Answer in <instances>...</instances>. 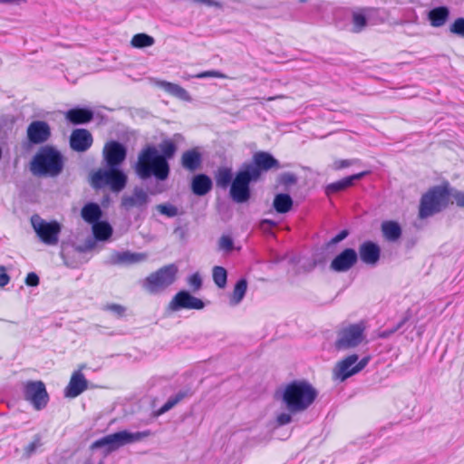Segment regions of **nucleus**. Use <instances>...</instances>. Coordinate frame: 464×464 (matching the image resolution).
<instances>
[{"label": "nucleus", "instance_id": "f257e3e1", "mask_svg": "<svg viewBox=\"0 0 464 464\" xmlns=\"http://www.w3.org/2000/svg\"><path fill=\"white\" fill-rule=\"evenodd\" d=\"M317 391L306 381H293L283 389L280 398L291 413L307 410L315 401Z\"/></svg>", "mask_w": 464, "mask_h": 464}, {"label": "nucleus", "instance_id": "f03ea898", "mask_svg": "<svg viewBox=\"0 0 464 464\" xmlns=\"http://www.w3.org/2000/svg\"><path fill=\"white\" fill-rule=\"evenodd\" d=\"M134 170L140 179L155 177L158 180H166L169 175V164L160 158V151L155 146L143 148L134 165Z\"/></svg>", "mask_w": 464, "mask_h": 464}, {"label": "nucleus", "instance_id": "7ed1b4c3", "mask_svg": "<svg viewBox=\"0 0 464 464\" xmlns=\"http://www.w3.org/2000/svg\"><path fill=\"white\" fill-rule=\"evenodd\" d=\"M63 168L62 154L53 147H43L31 162V170L38 176H58Z\"/></svg>", "mask_w": 464, "mask_h": 464}, {"label": "nucleus", "instance_id": "20e7f679", "mask_svg": "<svg viewBox=\"0 0 464 464\" xmlns=\"http://www.w3.org/2000/svg\"><path fill=\"white\" fill-rule=\"evenodd\" d=\"M450 188L448 183L434 186L422 195L419 208V217L421 219L440 213L449 205Z\"/></svg>", "mask_w": 464, "mask_h": 464}, {"label": "nucleus", "instance_id": "39448f33", "mask_svg": "<svg viewBox=\"0 0 464 464\" xmlns=\"http://www.w3.org/2000/svg\"><path fill=\"white\" fill-rule=\"evenodd\" d=\"M127 175L117 167L99 169L90 175V185L94 189L109 187L113 192L121 191L127 184Z\"/></svg>", "mask_w": 464, "mask_h": 464}, {"label": "nucleus", "instance_id": "423d86ee", "mask_svg": "<svg viewBox=\"0 0 464 464\" xmlns=\"http://www.w3.org/2000/svg\"><path fill=\"white\" fill-rule=\"evenodd\" d=\"M259 179V173L254 167H246L238 170L230 186V196L235 202L245 203L251 196L250 183Z\"/></svg>", "mask_w": 464, "mask_h": 464}, {"label": "nucleus", "instance_id": "0eeeda50", "mask_svg": "<svg viewBox=\"0 0 464 464\" xmlns=\"http://www.w3.org/2000/svg\"><path fill=\"white\" fill-rule=\"evenodd\" d=\"M151 434L152 432L150 430L137 432L121 430L95 440L92 443V448L101 449L106 447L108 451H112L121 446L140 441L141 440L150 437Z\"/></svg>", "mask_w": 464, "mask_h": 464}, {"label": "nucleus", "instance_id": "6e6552de", "mask_svg": "<svg viewBox=\"0 0 464 464\" xmlns=\"http://www.w3.org/2000/svg\"><path fill=\"white\" fill-rule=\"evenodd\" d=\"M177 273L175 265L165 266L147 276L143 285L149 292L158 293L174 283Z\"/></svg>", "mask_w": 464, "mask_h": 464}, {"label": "nucleus", "instance_id": "1a4fd4ad", "mask_svg": "<svg viewBox=\"0 0 464 464\" xmlns=\"http://www.w3.org/2000/svg\"><path fill=\"white\" fill-rule=\"evenodd\" d=\"M365 327L362 323L349 324L342 328L337 334L334 346L339 351L354 348L361 344L364 339Z\"/></svg>", "mask_w": 464, "mask_h": 464}, {"label": "nucleus", "instance_id": "9d476101", "mask_svg": "<svg viewBox=\"0 0 464 464\" xmlns=\"http://www.w3.org/2000/svg\"><path fill=\"white\" fill-rule=\"evenodd\" d=\"M32 227L40 239L46 245L54 246L58 243L61 226L56 221L47 222L38 215L31 218Z\"/></svg>", "mask_w": 464, "mask_h": 464}, {"label": "nucleus", "instance_id": "9b49d317", "mask_svg": "<svg viewBox=\"0 0 464 464\" xmlns=\"http://www.w3.org/2000/svg\"><path fill=\"white\" fill-rule=\"evenodd\" d=\"M370 357H363L359 361L357 354H351L340 361L334 370V375L336 380L345 381L349 377L360 372L369 362Z\"/></svg>", "mask_w": 464, "mask_h": 464}, {"label": "nucleus", "instance_id": "f8f14e48", "mask_svg": "<svg viewBox=\"0 0 464 464\" xmlns=\"http://www.w3.org/2000/svg\"><path fill=\"white\" fill-rule=\"evenodd\" d=\"M24 397L34 410L44 409L49 401V394L42 381H28L24 384Z\"/></svg>", "mask_w": 464, "mask_h": 464}, {"label": "nucleus", "instance_id": "ddd939ff", "mask_svg": "<svg viewBox=\"0 0 464 464\" xmlns=\"http://www.w3.org/2000/svg\"><path fill=\"white\" fill-rule=\"evenodd\" d=\"M102 154L107 167L120 168L126 159L127 150L121 142L111 140L105 144Z\"/></svg>", "mask_w": 464, "mask_h": 464}, {"label": "nucleus", "instance_id": "4468645a", "mask_svg": "<svg viewBox=\"0 0 464 464\" xmlns=\"http://www.w3.org/2000/svg\"><path fill=\"white\" fill-rule=\"evenodd\" d=\"M150 201L148 193L140 187H135L130 195H124L121 198V207L126 211L136 208L140 211L146 209Z\"/></svg>", "mask_w": 464, "mask_h": 464}, {"label": "nucleus", "instance_id": "2eb2a0df", "mask_svg": "<svg viewBox=\"0 0 464 464\" xmlns=\"http://www.w3.org/2000/svg\"><path fill=\"white\" fill-rule=\"evenodd\" d=\"M171 311H179L181 309L200 310L204 308L202 300L193 296L188 291H179L169 304Z\"/></svg>", "mask_w": 464, "mask_h": 464}, {"label": "nucleus", "instance_id": "dca6fc26", "mask_svg": "<svg viewBox=\"0 0 464 464\" xmlns=\"http://www.w3.org/2000/svg\"><path fill=\"white\" fill-rule=\"evenodd\" d=\"M358 261V254L353 248H345L331 262L333 271L343 273L349 271Z\"/></svg>", "mask_w": 464, "mask_h": 464}, {"label": "nucleus", "instance_id": "f3484780", "mask_svg": "<svg viewBox=\"0 0 464 464\" xmlns=\"http://www.w3.org/2000/svg\"><path fill=\"white\" fill-rule=\"evenodd\" d=\"M51 130L47 122L34 121L27 128V137L31 143L41 144L48 140Z\"/></svg>", "mask_w": 464, "mask_h": 464}, {"label": "nucleus", "instance_id": "a211bd4d", "mask_svg": "<svg viewBox=\"0 0 464 464\" xmlns=\"http://www.w3.org/2000/svg\"><path fill=\"white\" fill-rule=\"evenodd\" d=\"M92 133L86 129H75L70 136V146L77 152H84L92 145Z\"/></svg>", "mask_w": 464, "mask_h": 464}, {"label": "nucleus", "instance_id": "6ab92c4d", "mask_svg": "<svg viewBox=\"0 0 464 464\" xmlns=\"http://www.w3.org/2000/svg\"><path fill=\"white\" fill-rule=\"evenodd\" d=\"M146 259V255L142 253H133L129 250L112 252L107 263L112 266H128L140 263Z\"/></svg>", "mask_w": 464, "mask_h": 464}, {"label": "nucleus", "instance_id": "aec40b11", "mask_svg": "<svg viewBox=\"0 0 464 464\" xmlns=\"http://www.w3.org/2000/svg\"><path fill=\"white\" fill-rule=\"evenodd\" d=\"M358 256L362 263L368 266H375L380 260L381 248L372 241H365L359 246Z\"/></svg>", "mask_w": 464, "mask_h": 464}, {"label": "nucleus", "instance_id": "412c9836", "mask_svg": "<svg viewBox=\"0 0 464 464\" xmlns=\"http://www.w3.org/2000/svg\"><path fill=\"white\" fill-rule=\"evenodd\" d=\"M246 167H254L261 176L262 170H269L273 168H279V162L270 153L258 151L253 156V163L246 164Z\"/></svg>", "mask_w": 464, "mask_h": 464}, {"label": "nucleus", "instance_id": "4be33fe9", "mask_svg": "<svg viewBox=\"0 0 464 464\" xmlns=\"http://www.w3.org/2000/svg\"><path fill=\"white\" fill-rule=\"evenodd\" d=\"M88 387V382L83 373L79 370L72 373L69 384L64 390V395L68 398H75L82 393Z\"/></svg>", "mask_w": 464, "mask_h": 464}, {"label": "nucleus", "instance_id": "5701e85b", "mask_svg": "<svg viewBox=\"0 0 464 464\" xmlns=\"http://www.w3.org/2000/svg\"><path fill=\"white\" fill-rule=\"evenodd\" d=\"M367 171H362L328 184L325 188L326 195L330 196L346 189L347 188L353 186L354 181L362 179L365 175H367Z\"/></svg>", "mask_w": 464, "mask_h": 464}, {"label": "nucleus", "instance_id": "b1692460", "mask_svg": "<svg viewBox=\"0 0 464 464\" xmlns=\"http://www.w3.org/2000/svg\"><path fill=\"white\" fill-rule=\"evenodd\" d=\"M65 118L72 124H85L93 119V112L87 108H73L66 111Z\"/></svg>", "mask_w": 464, "mask_h": 464}, {"label": "nucleus", "instance_id": "393cba45", "mask_svg": "<svg viewBox=\"0 0 464 464\" xmlns=\"http://www.w3.org/2000/svg\"><path fill=\"white\" fill-rule=\"evenodd\" d=\"M211 188L212 180L205 174H198L192 179L191 188L193 193L197 196L206 195Z\"/></svg>", "mask_w": 464, "mask_h": 464}, {"label": "nucleus", "instance_id": "a878e982", "mask_svg": "<svg viewBox=\"0 0 464 464\" xmlns=\"http://www.w3.org/2000/svg\"><path fill=\"white\" fill-rule=\"evenodd\" d=\"M181 164L184 169L195 171L201 164V154L196 149L186 150L182 154Z\"/></svg>", "mask_w": 464, "mask_h": 464}, {"label": "nucleus", "instance_id": "bb28decb", "mask_svg": "<svg viewBox=\"0 0 464 464\" xmlns=\"http://www.w3.org/2000/svg\"><path fill=\"white\" fill-rule=\"evenodd\" d=\"M82 218L89 224H94L100 220L102 211L97 203H87L81 211Z\"/></svg>", "mask_w": 464, "mask_h": 464}, {"label": "nucleus", "instance_id": "cd10ccee", "mask_svg": "<svg viewBox=\"0 0 464 464\" xmlns=\"http://www.w3.org/2000/svg\"><path fill=\"white\" fill-rule=\"evenodd\" d=\"M383 237L391 242L397 241L401 236V228L395 221H384L382 224Z\"/></svg>", "mask_w": 464, "mask_h": 464}, {"label": "nucleus", "instance_id": "c85d7f7f", "mask_svg": "<svg viewBox=\"0 0 464 464\" xmlns=\"http://www.w3.org/2000/svg\"><path fill=\"white\" fill-rule=\"evenodd\" d=\"M450 12L449 9L445 6H440L431 9L429 12V19L430 22V24L434 27H440L442 26L448 17H449Z\"/></svg>", "mask_w": 464, "mask_h": 464}, {"label": "nucleus", "instance_id": "c756f323", "mask_svg": "<svg viewBox=\"0 0 464 464\" xmlns=\"http://www.w3.org/2000/svg\"><path fill=\"white\" fill-rule=\"evenodd\" d=\"M247 290V281L245 278L239 279L235 286L232 295L229 298V304L231 306L238 305L244 299Z\"/></svg>", "mask_w": 464, "mask_h": 464}, {"label": "nucleus", "instance_id": "7c9ffc66", "mask_svg": "<svg viewBox=\"0 0 464 464\" xmlns=\"http://www.w3.org/2000/svg\"><path fill=\"white\" fill-rule=\"evenodd\" d=\"M273 207L277 213H287L293 207V199L288 194L279 193L274 198Z\"/></svg>", "mask_w": 464, "mask_h": 464}, {"label": "nucleus", "instance_id": "2f4dec72", "mask_svg": "<svg viewBox=\"0 0 464 464\" xmlns=\"http://www.w3.org/2000/svg\"><path fill=\"white\" fill-rule=\"evenodd\" d=\"M160 86L169 94L186 102H189L191 97L187 90L181 87L179 84L169 82H161Z\"/></svg>", "mask_w": 464, "mask_h": 464}, {"label": "nucleus", "instance_id": "473e14b6", "mask_svg": "<svg viewBox=\"0 0 464 464\" xmlns=\"http://www.w3.org/2000/svg\"><path fill=\"white\" fill-rule=\"evenodd\" d=\"M92 232L97 240L105 241L111 237L112 227L108 222L99 220L92 224Z\"/></svg>", "mask_w": 464, "mask_h": 464}, {"label": "nucleus", "instance_id": "72a5a7b5", "mask_svg": "<svg viewBox=\"0 0 464 464\" xmlns=\"http://www.w3.org/2000/svg\"><path fill=\"white\" fill-rule=\"evenodd\" d=\"M188 392L179 391L173 396H170L168 401L158 410L157 415H161L169 410H171L174 406H176L179 401H181L185 397L188 396Z\"/></svg>", "mask_w": 464, "mask_h": 464}, {"label": "nucleus", "instance_id": "f704fd0d", "mask_svg": "<svg viewBox=\"0 0 464 464\" xmlns=\"http://www.w3.org/2000/svg\"><path fill=\"white\" fill-rule=\"evenodd\" d=\"M232 178H233V175H232L231 169L221 168L218 169L217 176H216L217 185L220 188H226L229 185L231 186V183L233 181Z\"/></svg>", "mask_w": 464, "mask_h": 464}, {"label": "nucleus", "instance_id": "c9c22d12", "mask_svg": "<svg viewBox=\"0 0 464 464\" xmlns=\"http://www.w3.org/2000/svg\"><path fill=\"white\" fill-rule=\"evenodd\" d=\"M155 40L147 34H137L131 39V45L136 48H144L153 45Z\"/></svg>", "mask_w": 464, "mask_h": 464}, {"label": "nucleus", "instance_id": "e433bc0d", "mask_svg": "<svg viewBox=\"0 0 464 464\" xmlns=\"http://www.w3.org/2000/svg\"><path fill=\"white\" fill-rule=\"evenodd\" d=\"M215 284L219 288H225L227 281V272L223 266H216L212 270Z\"/></svg>", "mask_w": 464, "mask_h": 464}, {"label": "nucleus", "instance_id": "4c0bfd02", "mask_svg": "<svg viewBox=\"0 0 464 464\" xmlns=\"http://www.w3.org/2000/svg\"><path fill=\"white\" fill-rule=\"evenodd\" d=\"M160 158L163 159L166 162L172 159L177 150L176 145L170 140L163 141L160 146Z\"/></svg>", "mask_w": 464, "mask_h": 464}, {"label": "nucleus", "instance_id": "58836bf2", "mask_svg": "<svg viewBox=\"0 0 464 464\" xmlns=\"http://www.w3.org/2000/svg\"><path fill=\"white\" fill-rule=\"evenodd\" d=\"M367 24L365 15L361 12H354L353 14V32H361Z\"/></svg>", "mask_w": 464, "mask_h": 464}, {"label": "nucleus", "instance_id": "ea45409f", "mask_svg": "<svg viewBox=\"0 0 464 464\" xmlns=\"http://www.w3.org/2000/svg\"><path fill=\"white\" fill-rule=\"evenodd\" d=\"M218 249L226 254L234 250V241L229 235H222L218 239Z\"/></svg>", "mask_w": 464, "mask_h": 464}, {"label": "nucleus", "instance_id": "a19ab883", "mask_svg": "<svg viewBox=\"0 0 464 464\" xmlns=\"http://www.w3.org/2000/svg\"><path fill=\"white\" fill-rule=\"evenodd\" d=\"M157 209L160 214L169 218H173L178 215V208L171 204H160L157 206Z\"/></svg>", "mask_w": 464, "mask_h": 464}, {"label": "nucleus", "instance_id": "79ce46f5", "mask_svg": "<svg viewBox=\"0 0 464 464\" xmlns=\"http://www.w3.org/2000/svg\"><path fill=\"white\" fill-rule=\"evenodd\" d=\"M42 445L41 442V436L36 434L34 437V440L32 442H30L25 448H24V453L27 457H30L32 454L35 452V450Z\"/></svg>", "mask_w": 464, "mask_h": 464}, {"label": "nucleus", "instance_id": "37998d69", "mask_svg": "<svg viewBox=\"0 0 464 464\" xmlns=\"http://www.w3.org/2000/svg\"><path fill=\"white\" fill-rule=\"evenodd\" d=\"M450 32L464 38V18H458L450 26Z\"/></svg>", "mask_w": 464, "mask_h": 464}, {"label": "nucleus", "instance_id": "c03bdc74", "mask_svg": "<svg viewBox=\"0 0 464 464\" xmlns=\"http://www.w3.org/2000/svg\"><path fill=\"white\" fill-rule=\"evenodd\" d=\"M195 77L198 78V79L209 78V77L220 78V79L227 78V76L224 73H222L218 71H216V70H210V71H205V72H199V73L196 74Z\"/></svg>", "mask_w": 464, "mask_h": 464}, {"label": "nucleus", "instance_id": "a18cd8bd", "mask_svg": "<svg viewBox=\"0 0 464 464\" xmlns=\"http://www.w3.org/2000/svg\"><path fill=\"white\" fill-rule=\"evenodd\" d=\"M188 283L194 291L199 290L202 286V280L198 273L190 276L188 279Z\"/></svg>", "mask_w": 464, "mask_h": 464}, {"label": "nucleus", "instance_id": "49530a36", "mask_svg": "<svg viewBox=\"0 0 464 464\" xmlns=\"http://www.w3.org/2000/svg\"><path fill=\"white\" fill-rule=\"evenodd\" d=\"M450 197L455 200L459 207H464V192L450 188Z\"/></svg>", "mask_w": 464, "mask_h": 464}, {"label": "nucleus", "instance_id": "de8ad7c7", "mask_svg": "<svg viewBox=\"0 0 464 464\" xmlns=\"http://www.w3.org/2000/svg\"><path fill=\"white\" fill-rule=\"evenodd\" d=\"M276 421L280 426L290 423L292 421L291 412H281L277 415Z\"/></svg>", "mask_w": 464, "mask_h": 464}, {"label": "nucleus", "instance_id": "09e8293b", "mask_svg": "<svg viewBox=\"0 0 464 464\" xmlns=\"http://www.w3.org/2000/svg\"><path fill=\"white\" fill-rule=\"evenodd\" d=\"M404 324V321H401V323L398 324V325L396 327H393V328H391V329H386V330H383L382 331L380 334H379V337L380 338H388L390 337L392 334H393L397 330H399Z\"/></svg>", "mask_w": 464, "mask_h": 464}, {"label": "nucleus", "instance_id": "8fccbe9b", "mask_svg": "<svg viewBox=\"0 0 464 464\" xmlns=\"http://www.w3.org/2000/svg\"><path fill=\"white\" fill-rule=\"evenodd\" d=\"M25 284L29 286H36L39 285V277L38 276L34 273V272H31L29 273L27 276H26V278H25Z\"/></svg>", "mask_w": 464, "mask_h": 464}, {"label": "nucleus", "instance_id": "3c124183", "mask_svg": "<svg viewBox=\"0 0 464 464\" xmlns=\"http://www.w3.org/2000/svg\"><path fill=\"white\" fill-rule=\"evenodd\" d=\"M106 308L107 310L111 311L112 313L118 314L119 316L123 315V314L125 313V308L122 305L117 304H109L107 305Z\"/></svg>", "mask_w": 464, "mask_h": 464}, {"label": "nucleus", "instance_id": "603ef678", "mask_svg": "<svg viewBox=\"0 0 464 464\" xmlns=\"http://www.w3.org/2000/svg\"><path fill=\"white\" fill-rule=\"evenodd\" d=\"M348 237V231L347 230H342L339 232L336 236H334L329 242L330 245H335L343 239H345Z\"/></svg>", "mask_w": 464, "mask_h": 464}, {"label": "nucleus", "instance_id": "864d4df0", "mask_svg": "<svg viewBox=\"0 0 464 464\" xmlns=\"http://www.w3.org/2000/svg\"><path fill=\"white\" fill-rule=\"evenodd\" d=\"M10 281V276L5 272V268L4 266H0V286L4 287L8 285Z\"/></svg>", "mask_w": 464, "mask_h": 464}, {"label": "nucleus", "instance_id": "5fc2aeb1", "mask_svg": "<svg viewBox=\"0 0 464 464\" xmlns=\"http://www.w3.org/2000/svg\"><path fill=\"white\" fill-rule=\"evenodd\" d=\"M281 181L285 185L294 184L296 182V177L292 173H285L281 177Z\"/></svg>", "mask_w": 464, "mask_h": 464}, {"label": "nucleus", "instance_id": "6e6d98bb", "mask_svg": "<svg viewBox=\"0 0 464 464\" xmlns=\"http://www.w3.org/2000/svg\"><path fill=\"white\" fill-rule=\"evenodd\" d=\"M276 226V222L270 220V219H263L260 222V228L264 230L265 232H267L268 229H271L272 227Z\"/></svg>", "mask_w": 464, "mask_h": 464}, {"label": "nucleus", "instance_id": "4d7b16f0", "mask_svg": "<svg viewBox=\"0 0 464 464\" xmlns=\"http://www.w3.org/2000/svg\"><path fill=\"white\" fill-rule=\"evenodd\" d=\"M351 165V161L348 160H335L333 164V168L334 169H342L347 168Z\"/></svg>", "mask_w": 464, "mask_h": 464}, {"label": "nucleus", "instance_id": "13d9d810", "mask_svg": "<svg viewBox=\"0 0 464 464\" xmlns=\"http://www.w3.org/2000/svg\"><path fill=\"white\" fill-rule=\"evenodd\" d=\"M24 0H0V4L20 5Z\"/></svg>", "mask_w": 464, "mask_h": 464}, {"label": "nucleus", "instance_id": "bf43d9fd", "mask_svg": "<svg viewBox=\"0 0 464 464\" xmlns=\"http://www.w3.org/2000/svg\"><path fill=\"white\" fill-rule=\"evenodd\" d=\"M84 464H93L91 460H88L86 462H84ZM98 464H103L102 461H100Z\"/></svg>", "mask_w": 464, "mask_h": 464}, {"label": "nucleus", "instance_id": "052dcab7", "mask_svg": "<svg viewBox=\"0 0 464 464\" xmlns=\"http://www.w3.org/2000/svg\"><path fill=\"white\" fill-rule=\"evenodd\" d=\"M92 246H93V245H92V244H89V245H88V248H92Z\"/></svg>", "mask_w": 464, "mask_h": 464}]
</instances>
